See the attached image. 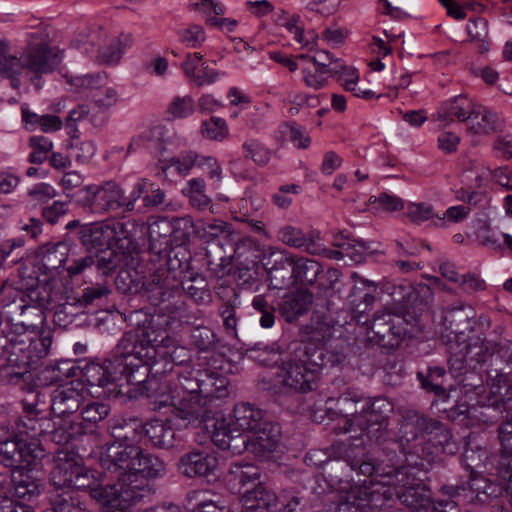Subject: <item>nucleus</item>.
<instances>
[{
	"label": "nucleus",
	"instance_id": "obj_5",
	"mask_svg": "<svg viewBox=\"0 0 512 512\" xmlns=\"http://www.w3.org/2000/svg\"><path fill=\"white\" fill-rule=\"evenodd\" d=\"M28 341L27 344L24 340L18 341L12 336L9 348L0 356L7 363V375L11 381L23 378L29 372L30 366L49 354L52 335L50 331L42 332L38 338Z\"/></svg>",
	"mask_w": 512,
	"mask_h": 512
},
{
	"label": "nucleus",
	"instance_id": "obj_59",
	"mask_svg": "<svg viewBox=\"0 0 512 512\" xmlns=\"http://www.w3.org/2000/svg\"><path fill=\"white\" fill-rule=\"evenodd\" d=\"M178 37L181 43L189 48H197L206 40V34L200 25L191 24L178 31Z\"/></svg>",
	"mask_w": 512,
	"mask_h": 512
},
{
	"label": "nucleus",
	"instance_id": "obj_18",
	"mask_svg": "<svg viewBox=\"0 0 512 512\" xmlns=\"http://www.w3.org/2000/svg\"><path fill=\"white\" fill-rule=\"evenodd\" d=\"M81 466L78 455L71 450L58 449L55 452V466L51 471L50 480L55 489L63 492L71 486Z\"/></svg>",
	"mask_w": 512,
	"mask_h": 512
},
{
	"label": "nucleus",
	"instance_id": "obj_52",
	"mask_svg": "<svg viewBox=\"0 0 512 512\" xmlns=\"http://www.w3.org/2000/svg\"><path fill=\"white\" fill-rule=\"evenodd\" d=\"M243 154L259 166H265L271 159V151L255 139L246 140L243 145Z\"/></svg>",
	"mask_w": 512,
	"mask_h": 512
},
{
	"label": "nucleus",
	"instance_id": "obj_55",
	"mask_svg": "<svg viewBox=\"0 0 512 512\" xmlns=\"http://www.w3.org/2000/svg\"><path fill=\"white\" fill-rule=\"evenodd\" d=\"M197 160L198 154L193 151H189L164 161L162 164V171L166 172L167 169L174 167L178 174L186 176L196 165Z\"/></svg>",
	"mask_w": 512,
	"mask_h": 512
},
{
	"label": "nucleus",
	"instance_id": "obj_13",
	"mask_svg": "<svg viewBox=\"0 0 512 512\" xmlns=\"http://www.w3.org/2000/svg\"><path fill=\"white\" fill-rule=\"evenodd\" d=\"M265 266L268 273V286L281 290L294 284L292 274L293 256L285 250L268 247L265 254Z\"/></svg>",
	"mask_w": 512,
	"mask_h": 512
},
{
	"label": "nucleus",
	"instance_id": "obj_15",
	"mask_svg": "<svg viewBox=\"0 0 512 512\" xmlns=\"http://www.w3.org/2000/svg\"><path fill=\"white\" fill-rule=\"evenodd\" d=\"M14 296H5L1 299L0 311V356L9 348L10 340L14 332V323L19 322L22 310L28 301L26 296L19 292H12Z\"/></svg>",
	"mask_w": 512,
	"mask_h": 512
},
{
	"label": "nucleus",
	"instance_id": "obj_6",
	"mask_svg": "<svg viewBox=\"0 0 512 512\" xmlns=\"http://www.w3.org/2000/svg\"><path fill=\"white\" fill-rule=\"evenodd\" d=\"M181 285L182 282L174 270L158 268L145 284L147 299L153 306L158 307L159 312L175 315L185 309V296Z\"/></svg>",
	"mask_w": 512,
	"mask_h": 512
},
{
	"label": "nucleus",
	"instance_id": "obj_45",
	"mask_svg": "<svg viewBox=\"0 0 512 512\" xmlns=\"http://www.w3.org/2000/svg\"><path fill=\"white\" fill-rule=\"evenodd\" d=\"M100 368L103 370V376L98 379V386L114 384L123 377L128 380L131 375L127 371V365L122 358H116L114 361H105Z\"/></svg>",
	"mask_w": 512,
	"mask_h": 512
},
{
	"label": "nucleus",
	"instance_id": "obj_50",
	"mask_svg": "<svg viewBox=\"0 0 512 512\" xmlns=\"http://www.w3.org/2000/svg\"><path fill=\"white\" fill-rule=\"evenodd\" d=\"M176 391L179 396H194L202 394L203 381L193 376L192 372L174 374Z\"/></svg>",
	"mask_w": 512,
	"mask_h": 512
},
{
	"label": "nucleus",
	"instance_id": "obj_10",
	"mask_svg": "<svg viewBox=\"0 0 512 512\" xmlns=\"http://www.w3.org/2000/svg\"><path fill=\"white\" fill-rule=\"evenodd\" d=\"M43 456L44 450L38 442H28L18 434L0 441V462L7 467L31 470Z\"/></svg>",
	"mask_w": 512,
	"mask_h": 512
},
{
	"label": "nucleus",
	"instance_id": "obj_28",
	"mask_svg": "<svg viewBox=\"0 0 512 512\" xmlns=\"http://www.w3.org/2000/svg\"><path fill=\"white\" fill-rule=\"evenodd\" d=\"M475 104L465 95H458L443 102L437 111V119L445 122V125L458 120L469 121L474 113Z\"/></svg>",
	"mask_w": 512,
	"mask_h": 512
},
{
	"label": "nucleus",
	"instance_id": "obj_57",
	"mask_svg": "<svg viewBox=\"0 0 512 512\" xmlns=\"http://www.w3.org/2000/svg\"><path fill=\"white\" fill-rule=\"evenodd\" d=\"M312 64L323 70H332L331 73L338 75L347 70V66L340 59H336L326 50H318L312 56Z\"/></svg>",
	"mask_w": 512,
	"mask_h": 512
},
{
	"label": "nucleus",
	"instance_id": "obj_46",
	"mask_svg": "<svg viewBox=\"0 0 512 512\" xmlns=\"http://www.w3.org/2000/svg\"><path fill=\"white\" fill-rule=\"evenodd\" d=\"M464 354L460 360L471 361L481 364L486 362L487 358L492 355L489 344L480 336L469 339L468 345L463 346Z\"/></svg>",
	"mask_w": 512,
	"mask_h": 512
},
{
	"label": "nucleus",
	"instance_id": "obj_25",
	"mask_svg": "<svg viewBox=\"0 0 512 512\" xmlns=\"http://www.w3.org/2000/svg\"><path fill=\"white\" fill-rule=\"evenodd\" d=\"M145 434L154 447L173 449L181 446L182 438L175 432L170 421L152 420L145 425Z\"/></svg>",
	"mask_w": 512,
	"mask_h": 512
},
{
	"label": "nucleus",
	"instance_id": "obj_32",
	"mask_svg": "<svg viewBox=\"0 0 512 512\" xmlns=\"http://www.w3.org/2000/svg\"><path fill=\"white\" fill-rule=\"evenodd\" d=\"M313 300V295L308 291H297L283 298L280 305V313L289 323L308 312Z\"/></svg>",
	"mask_w": 512,
	"mask_h": 512
},
{
	"label": "nucleus",
	"instance_id": "obj_9",
	"mask_svg": "<svg viewBox=\"0 0 512 512\" xmlns=\"http://www.w3.org/2000/svg\"><path fill=\"white\" fill-rule=\"evenodd\" d=\"M404 318L388 312L375 314L368 327V339L385 349H396L409 336Z\"/></svg>",
	"mask_w": 512,
	"mask_h": 512
},
{
	"label": "nucleus",
	"instance_id": "obj_3",
	"mask_svg": "<svg viewBox=\"0 0 512 512\" xmlns=\"http://www.w3.org/2000/svg\"><path fill=\"white\" fill-rule=\"evenodd\" d=\"M60 62L57 49L45 42L29 43L19 58L9 55L6 46H0V73L11 78L14 89L20 87L21 78L29 79L40 89L42 75L52 73Z\"/></svg>",
	"mask_w": 512,
	"mask_h": 512
},
{
	"label": "nucleus",
	"instance_id": "obj_60",
	"mask_svg": "<svg viewBox=\"0 0 512 512\" xmlns=\"http://www.w3.org/2000/svg\"><path fill=\"white\" fill-rule=\"evenodd\" d=\"M280 132L287 136L298 148L305 149L311 143V138L306 133L305 129L296 123H285L281 125Z\"/></svg>",
	"mask_w": 512,
	"mask_h": 512
},
{
	"label": "nucleus",
	"instance_id": "obj_11",
	"mask_svg": "<svg viewBox=\"0 0 512 512\" xmlns=\"http://www.w3.org/2000/svg\"><path fill=\"white\" fill-rule=\"evenodd\" d=\"M395 480V495L408 508V512H428L429 491L414 476L411 468L402 467L397 470Z\"/></svg>",
	"mask_w": 512,
	"mask_h": 512
},
{
	"label": "nucleus",
	"instance_id": "obj_24",
	"mask_svg": "<svg viewBox=\"0 0 512 512\" xmlns=\"http://www.w3.org/2000/svg\"><path fill=\"white\" fill-rule=\"evenodd\" d=\"M59 379L64 378H78L83 385L82 389L89 390L90 387L95 386L96 380V363L94 359H81L76 363L65 360L57 365Z\"/></svg>",
	"mask_w": 512,
	"mask_h": 512
},
{
	"label": "nucleus",
	"instance_id": "obj_53",
	"mask_svg": "<svg viewBox=\"0 0 512 512\" xmlns=\"http://www.w3.org/2000/svg\"><path fill=\"white\" fill-rule=\"evenodd\" d=\"M192 284L182 286L184 296L187 295L196 304H207L211 301V292L207 288L204 278L195 276L191 278Z\"/></svg>",
	"mask_w": 512,
	"mask_h": 512
},
{
	"label": "nucleus",
	"instance_id": "obj_41",
	"mask_svg": "<svg viewBox=\"0 0 512 512\" xmlns=\"http://www.w3.org/2000/svg\"><path fill=\"white\" fill-rule=\"evenodd\" d=\"M28 471L20 470L14 473L12 478L14 495L25 500H31L40 493L38 480L33 478Z\"/></svg>",
	"mask_w": 512,
	"mask_h": 512
},
{
	"label": "nucleus",
	"instance_id": "obj_21",
	"mask_svg": "<svg viewBox=\"0 0 512 512\" xmlns=\"http://www.w3.org/2000/svg\"><path fill=\"white\" fill-rule=\"evenodd\" d=\"M469 315L464 314L463 308H452L450 309L446 316L445 322L449 323V330L447 334V346L450 350V353L457 356L459 360L464 354L463 346L468 345L469 339L463 330H461L462 323L469 322Z\"/></svg>",
	"mask_w": 512,
	"mask_h": 512
},
{
	"label": "nucleus",
	"instance_id": "obj_19",
	"mask_svg": "<svg viewBox=\"0 0 512 512\" xmlns=\"http://www.w3.org/2000/svg\"><path fill=\"white\" fill-rule=\"evenodd\" d=\"M208 400L203 396H178L172 406L175 416L187 421V424L199 426L202 422L212 417V411L208 407Z\"/></svg>",
	"mask_w": 512,
	"mask_h": 512
},
{
	"label": "nucleus",
	"instance_id": "obj_23",
	"mask_svg": "<svg viewBox=\"0 0 512 512\" xmlns=\"http://www.w3.org/2000/svg\"><path fill=\"white\" fill-rule=\"evenodd\" d=\"M50 411L60 419L70 415L80 408L82 394L77 388L62 385L49 393Z\"/></svg>",
	"mask_w": 512,
	"mask_h": 512
},
{
	"label": "nucleus",
	"instance_id": "obj_4",
	"mask_svg": "<svg viewBox=\"0 0 512 512\" xmlns=\"http://www.w3.org/2000/svg\"><path fill=\"white\" fill-rule=\"evenodd\" d=\"M260 476V469L251 463H232L225 478L226 486L232 493L238 494L248 484H254L242 495L243 507L247 512H275L277 496L259 482Z\"/></svg>",
	"mask_w": 512,
	"mask_h": 512
},
{
	"label": "nucleus",
	"instance_id": "obj_62",
	"mask_svg": "<svg viewBox=\"0 0 512 512\" xmlns=\"http://www.w3.org/2000/svg\"><path fill=\"white\" fill-rule=\"evenodd\" d=\"M406 215L411 222L415 224H421L432 219L435 216V213L431 204L422 202L410 203L407 206Z\"/></svg>",
	"mask_w": 512,
	"mask_h": 512
},
{
	"label": "nucleus",
	"instance_id": "obj_49",
	"mask_svg": "<svg viewBox=\"0 0 512 512\" xmlns=\"http://www.w3.org/2000/svg\"><path fill=\"white\" fill-rule=\"evenodd\" d=\"M228 379L222 375H207L203 381L202 394L208 400L221 399L228 395Z\"/></svg>",
	"mask_w": 512,
	"mask_h": 512
},
{
	"label": "nucleus",
	"instance_id": "obj_39",
	"mask_svg": "<svg viewBox=\"0 0 512 512\" xmlns=\"http://www.w3.org/2000/svg\"><path fill=\"white\" fill-rule=\"evenodd\" d=\"M233 426L227 424L225 420H217L214 424L212 432L213 443L222 450H231L234 453H241L240 438L243 435L233 436Z\"/></svg>",
	"mask_w": 512,
	"mask_h": 512
},
{
	"label": "nucleus",
	"instance_id": "obj_29",
	"mask_svg": "<svg viewBox=\"0 0 512 512\" xmlns=\"http://www.w3.org/2000/svg\"><path fill=\"white\" fill-rule=\"evenodd\" d=\"M263 411L250 403H239L234 407L231 426L239 435H245L263 425Z\"/></svg>",
	"mask_w": 512,
	"mask_h": 512
},
{
	"label": "nucleus",
	"instance_id": "obj_16",
	"mask_svg": "<svg viewBox=\"0 0 512 512\" xmlns=\"http://www.w3.org/2000/svg\"><path fill=\"white\" fill-rule=\"evenodd\" d=\"M276 238L286 246L303 250L311 255H320L325 252L320 233L315 230L304 232L298 226L285 224L277 230Z\"/></svg>",
	"mask_w": 512,
	"mask_h": 512
},
{
	"label": "nucleus",
	"instance_id": "obj_64",
	"mask_svg": "<svg viewBox=\"0 0 512 512\" xmlns=\"http://www.w3.org/2000/svg\"><path fill=\"white\" fill-rule=\"evenodd\" d=\"M49 393L47 394L45 390H31L27 393V395L22 399L23 411L27 413H42L44 409V405L46 404V398H49Z\"/></svg>",
	"mask_w": 512,
	"mask_h": 512
},
{
	"label": "nucleus",
	"instance_id": "obj_61",
	"mask_svg": "<svg viewBox=\"0 0 512 512\" xmlns=\"http://www.w3.org/2000/svg\"><path fill=\"white\" fill-rule=\"evenodd\" d=\"M202 134L210 140H223L228 135V128L224 119L211 117L202 123Z\"/></svg>",
	"mask_w": 512,
	"mask_h": 512
},
{
	"label": "nucleus",
	"instance_id": "obj_38",
	"mask_svg": "<svg viewBox=\"0 0 512 512\" xmlns=\"http://www.w3.org/2000/svg\"><path fill=\"white\" fill-rule=\"evenodd\" d=\"M45 321V313L39 305L27 303L19 322L14 323V332L12 336L18 337L26 331L35 332Z\"/></svg>",
	"mask_w": 512,
	"mask_h": 512
},
{
	"label": "nucleus",
	"instance_id": "obj_33",
	"mask_svg": "<svg viewBox=\"0 0 512 512\" xmlns=\"http://www.w3.org/2000/svg\"><path fill=\"white\" fill-rule=\"evenodd\" d=\"M132 43L133 37L130 33L121 32L119 35L111 37L98 55V64L105 66L119 64L125 49L130 47Z\"/></svg>",
	"mask_w": 512,
	"mask_h": 512
},
{
	"label": "nucleus",
	"instance_id": "obj_63",
	"mask_svg": "<svg viewBox=\"0 0 512 512\" xmlns=\"http://www.w3.org/2000/svg\"><path fill=\"white\" fill-rule=\"evenodd\" d=\"M252 307L261 314L259 321L263 328H271L274 325V307L268 303L263 295H256L253 298Z\"/></svg>",
	"mask_w": 512,
	"mask_h": 512
},
{
	"label": "nucleus",
	"instance_id": "obj_40",
	"mask_svg": "<svg viewBox=\"0 0 512 512\" xmlns=\"http://www.w3.org/2000/svg\"><path fill=\"white\" fill-rule=\"evenodd\" d=\"M321 271L322 267L317 261L304 257L298 259L293 257L292 274L294 283L312 285Z\"/></svg>",
	"mask_w": 512,
	"mask_h": 512
},
{
	"label": "nucleus",
	"instance_id": "obj_43",
	"mask_svg": "<svg viewBox=\"0 0 512 512\" xmlns=\"http://www.w3.org/2000/svg\"><path fill=\"white\" fill-rule=\"evenodd\" d=\"M468 39L474 43L480 53L489 50L488 25L482 18L470 19L466 26Z\"/></svg>",
	"mask_w": 512,
	"mask_h": 512
},
{
	"label": "nucleus",
	"instance_id": "obj_34",
	"mask_svg": "<svg viewBox=\"0 0 512 512\" xmlns=\"http://www.w3.org/2000/svg\"><path fill=\"white\" fill-rule=\"evenodd\" d=\"M125 234L123 224L115 218L98 222V251L116 248L126 238Z\"/></svg>",
	"mask_w": 512,
	"mask_h": 512
},
{
	"label": "nucleus",
	"instance_id": "obj_42",
	"mask_svg": "<svg viewBox=\"0 0 512 512\" xmlns=\"http://www.w3.org/2000/svg\"><path fill=\"white\" fill-rule=\"evenodd\" d=\"M334 245L341 249V251L331 252L330 256L335 259H341L344 256H348L354 261H361L364 252L367 250L365 243L345 238L342 233L335 236Z\"/></svg>",
	"mask_w": 512,
	"mask_h": 512
},
{
	"label": "nucleus",
	"instance_id": "obj_27",
	"mask_svg": "<svg viewBox=\"0 0 512 512\" xmlns=\"http://www.w3.org/2000/svg\"><path fill=\"white\" fill-rule=\"evenodd\" d=\"M68 257V248L62 242L46 243L35 254L36 265L43 273H51L62 267Z\"/></svg>",
	"mask_w": 512,
	"mask_h": 512
},
{
	"label": "nucleus",
	"instance_id": "obj_2",
	"mask_svg": "<svg viewBox=\"0 0 512 512\" xmlns=\"http://www.w3.org/2000/svg\"><path fill=\"white\" fill-rule=\"evenodd\" d=\"M326 356L323 342L311 338L300 342L281 360L268 381L267 389L275 394H305L315 390L326 364Z\"/></svg>",
	"mask_w": 512,
	"mask_h": 512
},
{
	"label": "nucleus",
	"instance_id": "obj_31",
	"mask_svg": "<svg viewBox=\"0 0 512 512\" xmlns=\"http://www.w3.org/2000/svg\"><path fill=\"white\" fill-rule=\"evenodd\" d=\"M195 235L204 243L230 242L233 236L232 226L220 219L211 222L199 221L196 224Z\"/></svg>",
	"mask_w": 512,
	"mask_h": 512
},
{
	"label": "nucleus",
	"instance_id": "obj_22",
	"mask_svg": "<svg viewBox=\"0 0 512 512\" xmlns=\"http://www.w3.org/2000/svg\"><path fill=\"white\" fill-rule=\"evenodd\" d=\"M498 438L501 444L498 474L505 482L508 498H512V419L499 426Z\"/></svg>",
	"mask_w": 512,
	"mask_h": 512
},
{
	"label": "nucleus",
	"instance_id": "obj_51",
	"mask_svg": "<svg viewBox=\"0 0 512 512\" xmlns=\"http://www.w3.org/2000/svg\"><path fill=\"white\" fill-rule=\"evenodd\" d=\"M78 472L79 473L76 474L71 486L63 492V495H70V493L78 490L87 492L92 499L96 498V488L93 486L95 482L94 475L82 465Z\"/></svg>",
	"mask_w": 512,
	"mask_h": 512
},
{
	"label": "nucleus",
	"instance_id": "obj_20",
	"mask_svg": "<svg viewBox=\"0 0 512 512\" xmlns=\"http://www.w3.org/2000/svg\"><path fill=\"white\" fill-rule=\"evenodd\" d=\"M217 466L218 459L214 454L199 450L183 454L178 461V470L189 478L208 477Z\"/></svg>",
	"mask_w": 512,
	"mask_h": 512
},
{
	"label": "nucleus",
	"instance_id": "obj_44",
	"mask_svg": "<svg viewBox=\"0 0 512 512\" xmlns=\"http://www.w3.org/2000/svg\"><path fill=\"white\" fill-rule=\"evenodd\" d=\"M205 187L202 178H192L183 189V194L188 197L191 206L198 210H203L211 203V199L205 193Z\"/></svg>",
	"mask_w": 512,
	"mask_h": 512
},
{
	"label": "nucleus",
	"instance_id": "obj_1",
	"mask_svg": "<svg viewBox=\"0 0 512 512\" xmlns=\"http://www.w3.org/2000/svg\"><path fill=\"white\" fill-rule=\"evenodd\" d=\"M112 443L105 444L98 457L103 475L98 477V503L102 512H127L140 500L150 497V479L165 474V463L152 454L129 444L126 434H115Z\"/></svg>",
	"mask_w": 512,
	"mask_h": 512
},
{
	"label": "nucleus",
	"instance_id": "obj_30",
	"mask_svg": "<svg viewBox=\"0 0 512 512\" xmlns=\"http://www.w3.org/2000/svg\"><path fill=\"white\" fill-rule=\"evenodd\" d=\"M171 224L166 218L154 221L149 226V250L158 256H166L172 248Z\"/></svg>",
	"mask_w": 512,
	"mask_h": 512
},
{
	"label": "nucleus",
	"instance_id": "obj_7",
	"mask_svg": "<svg viewBox=\"0 0 512 512\" xmlns=\"http://www.w3.org/2000/svg\"><path fill=\"white\" fill-rule=\"evenodd\" d=\"M392 408L391 402L383 397L365 400L360 412L355 409L351 413V418L345 420L344 432L356 431V426L361 433L378 441L386 434Z\"/></svg>",
	"mask_w": 512,
	"mask_h": 512
},
{
	"label": "nucleus",
	"instance_id": "obj_56",
	"mask_svg": "<svg viewBox=\"0 0 512 512\" xmlns=\"http://www.w3.org/2000/svg\"><path fill=\"white\" fill-rule=\"evenodd\" d=\"M332 70H323L316 66L305 67L302 69L303 81L305 85L314 90L325 87L328 83V78L335 76L331 73Z\"/></svg>",
	"mask_w": 512,
	"mask_h": 512
},
{
	"label": "nucleus",
	"instance_id": "obj_54",
	"mask_svg": "<svg viewBox=\"0 0 512 512\" xmlns=\"http://www.w3.org/2000/svg\"><path fill=\"white\" fill-rule=\"evenodd\" d=\"M29 146L33 149L28 157L32 164H42L47 160L48 153L53 148L52 141L45 136H32L29 139Z\"/></svg>",
	"mask_w": 512,
	"mask_h": 512
},
{
	"label": "nucleus",
	"instance_id": "obj_47",
	"mask_svg": "<svg viewBox=\"0 0 512 512\" xmlns=\"http://www.w3.org/2000/svg\"><path fill=\"white\" fill-rule=\"evenodd\" d=\"M445 374L446 371L442 367H430L426 375L418 372L417 377L426 391L432 392L437 396H445L446 390L442 383V378Z\"/></svg>",
	"mask_w": 512,
	"mask_h": 512
},
{
	"label": "nucleus",
	"instance_id": "obj_12",
	"mask_svg": "<svg viewBox=\"0 0 512 512\" xmlns=\"http://www.w3.org/2000/svg\"><path fill=\"white\" fill-rule=\"evenodd\" d=\"M410 427L415 430L413 432V438H416L419 434L428 435L429 441L438 451L442 453L452 452L450 449L452 440L451 432L440 421L419 415L414 410H406L403 413L402 429L407 433Z\"/></svg>",
	"mask_w": 512,
	"mask_h": 512
},
{
	"label": "nucleus",
	"instance_id": "obj_37",
	"mask_svg": "<svg viewBox=\"0 0 512 512\" xmlns=\"http://www.w3.org/2000/svg\"><path fill=\"white\" fill-rule=\"evenodd\" d=\"M123 203V191L115 182H106L98 188V206L101 210L120 214L124 212Z\"/></svg>",
	"mask_w": 512,
	"mask_h": 512
},
{
	"label": "nucleus",
	"instance_id": "obj_48",
	"mask_svg": "<svg viewBox=\"0 0 512 512\" xmlns=\"http://www.w3.org/2000/svg\"><path fill=\"white\" fill-rule=\"evenodd\" d=\"M475 236L481 246L496 252L503 250V245L498 237L491 231V224L487 218L478 219L476 221Z\"/></svg>",
	"mask_w": 512,
	"mask_h": 512
},
{
	"label": "nucleus",
	"instance_id": "obj_26",
	"mask_svg": "<svg viewBox=\"0 0 512 512\" xmlns=\"http://www.w3.org/2000/svg\"><path fill=\"white\" fill-rule=\"evenodd\" d=\"M154 377L146 381V389L148 396L154 398L155 402L160 405H171L174 400L179 396L175 388V376L173 373L170 375L153 373Z\"/></svg>",
	"mask_w": 512,
	"mask_h": 512
},
{
	"label": "nucleus",
	"instance_id": "obj_35",
	"mask_svg": "<svg viewBox=\"0 0 512 512\" xmlns=\"http://www.w3.org/2000/svg\"><path fill=\"white\" fill-rule=\"evenodd\" d=\"M501 126L499 116L481 105L474 106V113L469 118V129L475 134L488 135L496 132Z\"/></svg>",
	"mask_w": 512,
	"mask_h": 512
},
{
	"label": "nucleus",
	"instance_id": "obj_36",
	"mask_svg": "<svg viewBox=\"0 0 512 512\" xmlns=\"http://www.w3.org/2000/svg\"><path fill=\"white\" fill-rule=\"evenodd\" d=\"M490 396L488 398L489 406L501 411L505 408V397L510 398V390L512 389V380L508 374L495 371V376L489 374L488 383Z\"/></svg>",
	"mask_w": 512,
	"mask_h": 512
},
{
	"label": "nucleus",
	"instance_id": "obj_17",
	"mask_svg": "<svg viewBox=\"0 0 512 512\" xmlns=\"http://www.w3.org/2000/svg\"><path fill=\"white\" fill-rule=\"evenodd\" d=\"M252 436L243 435L240 438L241 449L253 453L255 456L265 458L269 453L276 450L280 440L278 426L269 421L251 431Z\"/></svg>",
	"mask_w": 512,
	"mask_h": 512
},
{
	"label": "nucleus",
	"instance_id": "obj_8",
	"mask_svg": "<svg viewBox=\"0 0 512 512\" xmlns=\"http://www.w3.org/2000/svg\"><path fill=\"white\" fill-rule=\"evenodd\" d=\"M343 492L327 494V500L335 504L329 512H372L382 508L387 499V491L374 490L366 485H349V489Z\"/></svg>",
	"mask_w": 512,
	"mask_h": 512
},
{
	"label": "nucleus",
	"instance_id": "obj_58",
	"mask_svg": "<svg viewBox=\"0 0 512 512\" xmlns=\"http://www.w3.org/2000/svg\"><path fill=\"white\" fill-rule=\"evenodd\" d=\"M74 302L68 299L65 303L59 304L54 312L53 321L54 324L61 328H66L73 323L75 317L83 313L75 307Z\"/></svg>",
	"mask_w": 512,
	"mask_h": 512
},
{
	"label": "nucleus",
	"instance_id": "obj_14",
	"mask_svg": "<svg viewBox=\"0 0 512 512\" xmlns=\"http://www.w3.org/2000/svg\"><path fill=\"white\" fill-rule=\"evenodd\" d=\"M148 337L149 341L161 344L156 350L161 359L155 360L151 366V372L155 375L172 372L174 364L181 365L189 359L187 349L176 345L174 339L166 331H162L154 338H151V334L148 333Z\"/></svg>",
	"mask_w": 512,
	"mask_h": 512
}]
</instances>
